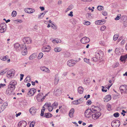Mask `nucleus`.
I'll return each mask as SVG.
<instances>
[{
    "label": "nucleus",
    "mask_w": 127,
    "mask_h": 127,
    "mask_svg": "<svg viewBox=\"0 0 127 127\" xmlns=\"http://www.w3.org/2000/svg\"><path fill=\"white\" fill-rule=\"evenodd\" d=\"M14 87L12 88L10 86H8V88L6 90V93L8 95H14L15 93L14 92Z\"/></svg>",
    "instance_id": "nucleus-1"
},
{
    "label": "nucleus",
    "mask_w": 127,
    "mask_h": 127,
    "mask_svg": "<svg viewBox=\"0 0 127 127\" xmlns=\"http://www.w3.org/2000/svg\"><path fill=\"white\" fill-rule=\"evenodd\" d=\"M6 29V25L5 23H3L0 24V32L3 33L5 32Z\"/></svg>",
    "instance_id": "nucleus-2"
},
{
    "label": "nucleus",
    "mask_w": 127,
    "mask_h": 127,
    "mask_svg": "<svg viewBox=\"0 0 127 127\" xmlns=\"http://www.w3.org/2000/svg\"><path fill=\"white\" fill-rule=\"evenodd\" d=\"M120 125V122L118 120H114L111 123V125L112 127H119Z\"/></svg>",
    "instance_id": "nucleus-3"
},
{
    "label": "nucleus",
    "mask_w": 127,
    "mask_h": 127,
    "mask_svg": "<svg viewBox=\"0 0 127 127\" xmlns=\"http://www.w3.org/2000/svg\"><path fill=\"white\" fill-rule=\"evenodd\" d=\"M14 70L13 69H11L7 71L6 76L9 78H12L14 76Z\"/></svg>",
    "instance_id": "nucleus-4"
},
{
    "label": "nucleus",
    "mask_w": 127,
    "mask_h": 127,
    "mask_svg": "<svg viewBox=\"0 0 127 127\" xmlns=\"http://www.w3.org/2000/svg\"><path fill=\"white\" fill-rule=\"evenodd\" d=\"M92 113L89 109H87L85 112V115L86 117L89 118L92 116Z\"/></svg>",
    "instance_id": "nucleus-5"
},
{
    "label": "nucleus",
    "mask_w": 127,
    "mask_h": 127,
    "mask_svg": "<svg viewBox=\"0 0 127 127\" xmlns=\"http://www.w3.org/2000/svg\"><path fill=\"white\" fill-rule=\"evenodd\" d=\"M103 56V52L101 51H99L96 52L95 53V56L97 58L101 59Z\"/></svg>",
    "instance_id": "nucleus-6"
},
{
    "label": "nucleus",
    "mask_w": 127,
    "mask_h": 127,
    "mask_svg": "<svg viewBox=\"0 0 127 127\" xmlns=\"http://www.w3.org/2000/svg\"><path fill=\"white\" fill-rule=\"evenodd\" d=\"M90 41V39L86 37H84L80 40V41L82 43L84 44H86L89 43Z\"/></svg>",
    "instance_id": "nucleus-7"
},
{
    "label": "nucleus",
    "mask_w": 127,
    "mask_h": 127,
    "mask_svg": "<svg viewBox=\"0 0 127 127\" xmlns=\"http://www.w3.org/2000/svg\"><path fill=\"white\" fill-rule=\"evenodd\" d=\"M93 113L94 114H92V117L93 119L95 120L99 118L101 115V113L99 112H96L95 113Z\"/></svg>",
    "instance_id": "nucleus-8"
},
{
    "label": "nucleus",
    "mask_w": 127,
    "mask_h": 127,
    "mask_svg": "<svg viewBox=\"0 0 127 127\" xmlns=\"http://www.w3.org/2000/svg\"><path fill=\"white\" fill-rule=\"evenodd\" d=\"M36 92V90L34 88L31 89L28 93L27 95L29 96H31L33 95Z\"/></svg>",
    "instance_id": "nucleus-9"
},
{
    "label": "nucleus",
    "mask_w": 127,
    "mask_h": 127,
    "mask_svg": "<svg viewBox=\"0 0 127 127\" xmlns=\"http://www.w3.org/2000/svg\"><path fill=\"white\" fill-rule=\"evenodd\" d=\"M76 63V62L73 60H69L67 62V64L69 66L71 67L75 65Z\"/></svg>",
    "instance_id": "nucleus-10"
},
{
    "label": "nucleus",
    "mask_w": 127,
    "mask_h": 127,
    "mask_svg": "<svg viewBox=\"0 0 127 127\" xmlns=\"http://www.w3.org/2000/svg\"><path fill=\"white\" fill-rule=\"evenodd\" d=\"M61 89L59 88L56 90H55L54 92V94L56 96H58L62 94Z\"/></svg>",
    "instance_id": "nucleus-11"
},
{
    "label": "nucleus",
    "mask_w": 127,
    "mask_h": 127,
    "mask_svg": "<svg viewBox=\"0 0 127 127\" xmlns=\"http://www.w3.org/2000/svg\"><path fill=\"white\" fill-rule=\"evenodd\" d=\"M27 123L25 121H20L18 125V127H25L27 125Z\"/></svg>",
    "instance_id": "nucleus-12"
},
{
    "label": "nucleus",
    "mask_w": 127,
    "mask_h": 127,
    "mask_svg": "<svg viewBox=\"0 0 127 127\" xmlns=\"http://www.w3.org/2000/svg\"><path fill=\"white\" fill-rule=\"evenodd\" d=\"M23 41L24 43H30L32 42V40L29 37H24L23 39Z\"/></svg>",
    "instance_id": "nucleus-13"
},
{
    "label": "nucleus",
    "mask_w": 127,
    "mask_h": 127,
    "mask_svg": "<svg viewBox=\"0 0 127 127\" xmlns=\"http://www.w3.org/2000/svg\"><path fill=\"white\" fill-rule=\"evenodd\" d=\"M17 84L16 81L14 80H13L11 81L10 82L9 85L8 86H10L12 88L14 87V88L15 89V86Z\"/></svg>",
    "instance_id": "nucleus-14"
},
{
    "label": "nucleus",
    "mask_w": 127,
    "mask_h": 127,
    "mask_svg": "<svg viewBox=\"0 0 127 127\" xmlns=\"http://www.w3.org/2000/svg\"><path fill=\"white\" fill-rule=\"evenodd\" d=\"M36 109L34 107H32L29 109L30 112L32 115H34L36 111Z\"/></svg>",
    "instance_id": "nucleus-15"
},
{
    "label": "nucleus",
    "mask_w": 127,
    "mask_h": 127,
    "mask_svg": "<svg viewBox=\"0 0 127 127\" xmlns=\"http://www.w3.org/2000/svg\"><path fill=\"white\" fill-rule=\"evenodd\" d=\"M50 47L49 46L43 47L42 49V51L43 52H48L50 50Z\"/></svg>",
    "instance_id": "nucleus-16"
},
{
    "label": "nucleus",
    "mask_w": 127,
    "mask_h": 127,
    "mask_svg": "<svg viewBox=\"0 0 127 127\" xmlns=\"http://www.w3.org/2000/svg\"><path fill=\"white\" fill-rule=\"evenodd\" d=\"M25 11L29 13H32L34 12L35 10L30 8H27L25 9Z\"/></svg>",
    "instance_id": "nucleus-17"
},
{
    "label": "nucleus",
    "mask_w": 127,
    "mask_h": 127,
    "mask_svg": "<svg viewBox=\"0 0 127 127\" xmlns=\"http://www.w3.org/2000/svg\"><path fill=\"white\" fill-rule=\"evenodd\" d=\"M40 68L41 70L45 72L49 73L50 72V70L47 68L45 67H41Z\"/></svg>",
    "instance_id": "nucleus-18"
},
{
    "label": "nucleus",
    "mask_w": 127,
    "mask_h": 127,
    "mask_svg": "<svg viewBox=\"0 0 127 127\" xmlns=\"http://www.w3.org/2000/svg\"><path fill=\"white\" fill-rule=\"evenodd\" d=\"M96 108L97 107H95V106L93 105L91 107L90 110L93 113H95L96 112H97V111L96 109Z\"/></svg>",
    "instance_id": "nucleus-19"
},
{
    "label": "nucleus",
    "mask_w": 127,
    "mask_h": 127,
    "mask_svg": "<svg viewBox=\"0 0 127 127\" xmlns=\"http://www.w3.org/2000/svg\"><path fill=\"white\" fill-rule=\"evenodd\" d=\"M105 100L104 101L106 102H107L111 100V96L110 95H108L106 96L104 98Z\"/></svg>",
    "instance_id": "nucleus-20"
},
{
    "label": "nucleus",
    "mask_w": 127,
    "mask_h": 127,
    "mask_svg": "<svg viewBox=\"0 0 127 127\" xmlns=\"http://www.w3.org/2000/svg\"><path fill=\"white\" fill-rule=\"evenodd\" d=\"M74 110L73 108H72L70 110L69 115L70 117L72 118L73 117V114L74 113Z\"/></svg>",
    "instance_id": "nucleus-21"
},
{
    "label": "nucleus",
    "mask_w": 127,
    "mask_h": 127,
    "mask_svg": "<svg viewBox=\"0 0 127 127\" xmlns=\"http://www.w3.org/2000/svg\"><path fill=\"white\" fill-rule=\"evenodd\" d=\"M127 58V54L124 55L122 56H121L120 59L121 61H125Z\"/></svg>",
    "instance_id": "nucleus-22"
},
{
    "label": "nucleus",
    "mask_w": 127,
    "mask_h": 127,
    "mask_svg": "<svg viewBox=\"0 0 127 127\" xmlns=\"http://www.w3.org/2000/svg\"><path fill=\"white\" fill-rule=\"evenodd\" d=\"M52 114L50 113H45L44 115V117L46 118H49L52 116Z\"/></svg>",
    "instance_id": "nucleus-23"
},
{
    "label": "nucleus",
    "mask_w": 127,
    "mask_h": 127,
    "mask_svg": "<svg viewBox=\"0 0 127 127\" xmlns=\"http://www.w3.org/2000/svg\"><path fill=\"white\" fill-rule=\"evenodd\" d=\"M84 90L83 88L82 87H79L78 88V92L80 94L83 93Z\"/></svg>",
    "instance_id": "nucleus-24"
},
{
    "label": "nucleus",
    "mask_w": 127,
    "mask_h": 127,
    "mask_svg": "<svg viewBox=\"0 0 127 127\" xmlns=\"http://www.w3.org/2000/svg\"><path fill=\"white\" fill-rule=\"evenodd\" d=\"M90 79L89 78H85L84 79V81L85 82L86 85L88 84L90 82Z\"/></svg>",
    "instance_id": "nucleus-25"
},
{
    "label": "nucleus",
    "mask_w": 127,
    "mask_h": 127,
    "mask_svg": "<svg viewBox=\"0 0 127 127\" xmlns=\"http://www.w3.org/2000/svg\"><path fill=\"white\" fill-rule=\"evenodd\" d=\"M51 105V104L50 102H46L44 105L43 108H48L49 106Z\"/></svg>",
    "instance_id": "nucleus-26"
},
{
    "label": "nucleus",
    "mask_w": 127,
    "mask_h": 127,
    "mask_svg": "<svg viewBox=\"0 0 127 127\" xmlns=\"http://www.w3.org/2000/svg\"><path fill=\"white\" fill-rule=\"evenodd\" d=\"M22 53L23 55H26L27 53V47H25L24 50H22Z\"/></svg>",
    "instance_id": "nucleus-27"
},
{
    "label": "nucleus",
    "mask_w": 127,
    "mask_h": 127,
    "mask_svg": "<svg viewBox=\"0 0 127 127\" xmlns=\"http://www.w3.org/2000/svg\"><path fill=\"white\" fill-rule=\"evenodd\" d=\"M36 56L35 54H33L31 55L29 57V59L30 60H32L34 59Z\"/></svg>",
    "instance_id": "nucleus-28"
},
{
    "label": "nucleus",
    "mask_w": 127,
    "mask_h": 127,
    "mask_svg": "<svg viewBox=\"0 0 127 127\" xmlns=\"http://www.w3.org/2000/svg\"><path fill=\"white\" fill-rule=\"evenodd\" d=\"M92 14L90 13H87L86 15V17L88 19H91L92 18Z\"/></svg>",
    "instance_id": "nucleus-29"
},
{
    "label": "nucleus",
    "mask_w": 127,
    "mask_h": 127,
    "mask_svg": "<svg viewBox=\"0 0 127 127\" xmlns=\"http://www.w3.org/2000/svg\"><path fill=\"white\" fill-rule=\"evenodd\" d=\"M62 50V49L60 47H57L54 48V51L56 52H59Z\"/></svg>",
    "instance_id": "nucleus-30"
},
{
    "label": "nucleus",
    "mask_w": 127,
    "mask_h": 127,
    "mask_svg": "<svg viewBox=\"0 0 127 127\" xmlns=\"http://www.w3.org/2000/svg\"><path fill=\"white\" fill-rule=\"evenodd\" d=\"M52 42L53 43H58L61 42V40L59 39H54L52 41Z\"/></svg>",
    "instance_id": "nucleus-31"
},
{
    "label": "nucleus",
    "mask_w": 127,
    "mask_h": 127,
    "mask_svg": "<svg viewBox=\"0 0 127 127\" xmlns=\"http://www.w3.org/2000/svg\"><path fill=\"white\" fill-rule=\"evenodd\" d=\"M43 94L42 93H39L37 95V100H38L40 99L42 95Z\"/></svg>",
    "instance_id": "nucleus-32"
},
{
    "label": "nucleus",
    "mask_w": 127,
    "mask_h": 127,
    "mask_svg": "<svg viewBox=\"0 0 127 127\" xmlns=\"http://www.w3.org/2000/svg\"><path fill=\"white\" fill-rule=\"evenodd\" d=\"M125 89L124 85H122L121 86L119 87V89L121 91H124V89Z\"/></svg>",
    "instance_id": "nucleus-33"
},
{
    "label": "nucleus",
    "mask_w": 127,
    "mask_h": 127,
    "mask_svg": "<svg viewBox=\"0 0 127 127\" xmlns=\"http://www.w3.org/2000/svg\"><path fill=\"white\" fill-rule=\"evenodd\" d=\"M81 102H78V100H77L73 101L72 103L74 104H78L79 103H80Z\"/></svg>",
    "instance_id": "nucleus-34"
},
{
    "label": "nucleus",
    "mask_w": 127,
    "mask_h": 127,
    "mask_svg": "<svg viewBox=\"0 0 127 127\" xmlns=\"http://www.w3.org/2000/svg\"><path fill=\"white\" fill-rule=\"evenodd\" d=\"M30 78L29 77H27L25 80V82H29L30 81Z\"/></svg>",
    "instance_id": "nucleus-35"
},
{
    "label": "nucleus",
    "mask_w": 127,
    "mask_h": 127,
    "mask_svg": "<svg viewBox=\"0 0 127 127\" xmlns=\"http://www.w3.org/2000/svg\"><path fill=\"white\" fill-rule=\"evenodd\" d=\"M64 57L66 58H68L70 56V55L69 53L67 52H64Z\"/></svg>",
    "instance_id": "nucleus-36"
},
{
    "label": "nucleus",
    "mask_w": 127,
    "mask_h": 127,
    "mask_svg": "<svg viewBox=\"0 0 127 127\" xmlns=\"http://www.w3.org/2000/svg\"><path fill=\"white\" fill-rule=\"evenodd\" d=\"M43 54L42 53H40L39 54L38 56V59H41L43 57Z\"/></svg>",
    "instance_id": "nucleus-37"
},
{
    "label": "nucleus",
    "mask_w": 127,
    "mask_h": 127,
    "mask_svg": "<svg viewBox=\"0 0 127 127\" xmlns=\"http://www.w3.org/2000/svg\"><path fill=\"white\" fill-rule=\"evenodd\" d=\"M20 47L21 49L22 50H24L25 48V47H26V45L25 44H24V45H20Z\"/></svg>",
    "instance_id": "nucleus-38"
},
{
    "label": "nucleus",
    "mask_w": 127,
    "mask_h": 127,
    "mask_svg": "<svg viewBox=\"0 0 127 127\" xmlns=\"http://www.w3.org/2000/svg\"><path fill=\"white\" fill-rule=\"evenodd\" d=\"M107 110L108 111H110L111 110V105L110 104H107Z\"/></svg>",
    "instance_id": "nucleus-39"
},
{
    "label": "nucleus",
    "mask_w": 127,
    "mask_h": 127,
    "mask_svg": "<svg viewBox=\"0 0 127 127\" xmlns=\"http://www.w3.org/2000/svg\"><path fill=\"white\" fill-rule=\"evenodd\" d=\"M17 14V12L16 11H13L12 13V17H15Z\"/></svg>",
    "instance_id": "nucleus-40"
},
{
    "label": "nucleus",
    "mask_w": 127,
    "mask_h": 127,
    "mask_svg": "<svg viewBox=\"0 0 127 127\" xmlns=\"http://www.w3.org/2000/svg\"><path fill=\"white\" fill-rule=\"evenodd\" d=\"M3 106V105H2L0 108V113L6 108V107H4Z\"/></svg>",
    "instance_id": "nucleus-41"
},
{
    "label": "nucleus",
    "mask_w": 127,
    "mask_h": 127,
    "mask_svg": "<svg viewBox=\"0 0 127 127\" xmlns=\"http://www.w3.org/2000/svg\"><path fill=\"white\" fill-rule=\"evenodd\" d=\"M98 59L97 58V57H93L92 59V60L94 62H96L98 61Z\"/></svg>",
    "instance_id": "nucleus-42"
},
{
    "label": "nucleus",
    "mask_w": 127,
    "mask_h": 127,
    "mask_svg": "<svg viewBox=\"0 0 127 127\" xmlns=\"http://www.w3.org/2000/svg\"><path fill=\"white\" fill-rule=\"evenodd\" d=\"M97 8L99 10H101L103 9V7L101 6H98L97 7Z\"/></svg>",
    "instance_id": "nucleus-43"
},
{
    "label": "nucleus",
    "mask_w": 127,
    "mask_h": 127,
    "mask_svg": "<svg viewBox=\"0 0 127 127\" xmlns=\"http://www.w3.org/2000/svg\"><path fill=\"white\" fill-rule=\"evenodd\" d=\"M121 14H118L117 15V17L115 18V19L116 20H119L121 16Z\"/></svg>",
    "instance_id": "nucleus-44"
},
{
    "label": "nucleus",
    "mask_w": 127,
    "mask_h": 127,
    "mask_svg": "<svg viewBox=\"0 0 127 127\" xmlns=\"http://www.w3.org/2000/svg\"><path fill=\"white\" fill-rule=\"evenodd\" d=\"M8 57V56H6L2 58V59H1V60L3 61H5L7 60Z\"/></svg>",
    "instance_id": "nucleus-45"
},
{
    "label": "nucleus",
    "mask_w": 127,
    "mask_h": 127,
    "mask_svg": "<svg viewBox=\"0 0 127 127\" xmlns=\"http://www.w3.org/2000/svg\"><path fill=\"white\" fill-rule=\"evenodd\" d=\"M20 46V44L18 43H15L14 45V46L15 48H17L19 47Z\"/></svg>",
    "instance_id": "nucleus-46"
},
{
    "label": "nucleus",
    "mask_w": 127,
    "mask_h": 127,
    "mask_svg": "<svg viewBox=\"0 0 127 127\" xmlns=\"http://www.w3.org/2000/svg\"><path fill=\"white\" fill-rule=\"evenodd\" d=\"M118 35L117 34L115 35H114L113 37L114 40L115 41L116 40H117V39L118 38Z\"/></svg>",
    "instance_id": "nucleus-47"
},
{
    "label": "nucleus",
    "mask_w": 127,
    "mask_h": 127,
    "mask_svg": "<svg viewBox=\"0 0 127 127\" xmlns=\"http://www.w3.org/2000/svg\"><path fill=\"white\" fill-rule=\"evenodd\" d=\"M48 108L49 111H51L52 110L53 108V106H51V105L49 106Z\"/></svg>",
    "instance_id": "nucleus-48"
},
{
    "label": "nucleus",
    "mask_w": 127,
    "mask_h": 127,
    "mask_svg": "<svg viewBox=\"0 0 127 127\" xmlns=\"http://www.w3.org/2000/svg\"><path fill=\"white\" fill-rule=\"evenodd\" d=\"M45 109H42L41 110V113L40 114V116H44V111Z\"/></svg>",
    "instance_id": "nucleus-49"
},
{
    "label": "nucleus",
    "mask_w": 127,
    "mask_h": 127,
    "mask_svg": "<svg viewBox=\"0 0 127 127\" xmlns=\"http://www.w3.org/2000/svg\"><path fill=\"white\" fill-rule=\"evenodd\" d=\"M119 115V114L117 112L115 113L113 115L115 117H118Z\"/></svg>",
    "instance_id": "nucleus-50"
},
{
    "label": "nucleus",
    "mask_w": 127,
    "mask_h": 127,
    "mask_svg": "<svg viewBox=\"0 0 127 127\" xmlns=\"http://www.w3.org/2000/svg\"><path fill=\"white\" fill-rule=\"evenodd\" d=\"M73 8V6L72 5H70L67 8V10L66 11H68L72 9Z\"/></svg>",
    "instance_id": "nucleus-51"
},
{
    "label": "nucleus",
    "mask_w": 127,
    "mask_h": 127,
    "mask_svg": "<svg viewBox=\"0 0 127 127\" xmlns=\"http://www.w3.org/2000/svg\"><path fill=\"white\" fill-rule=\"evenodd\" d=\"M84 61L86 62V63H90L89 61V59H88L86 58H84Z\"/></svg>",
    "instance_id": "nucleus-52"
},
{
    "label": "nucleus",
    "mask_w": 127,
    "mask_h": 127,
    "mask_svg": "<svg viewBox=\"0 0 127 127\" xmlns=\"http://www.w3.org/2000/svg\"><path fill=\"white\" fill-rule=\"evenodd\" d=\"M58 103L56 102H55L52 104V106L53 107H56L58 106Z\"/></svg>",
    "instance_id": "nucleus-53"
},
{
    "label": "nucleus",
    "mask_w": 127,
    "mask_h": 127,
    "mask_svg": "<svg viewBox=\"0 0 127 127\" xmlns=\"http://www.w3.org/2000/svg\"><path fill=\"white\" fill-rule=\"evenodd\" d=\"M100 21V20L96 21L95 22V24L97 25H101Z\"/></svg>",
    "instance_id": "nucleus-54"
},
{
    "label": "nucleus",
    "mask_w": 127,
    "mask_h": 127,
    "mask_svg": "<svg viewBox=\"0 0 127 127\" xmlns=\"http://www.w3.org/2000/svg\"><path fill=\"white\" fill-rule=\"evenodd\" d=\"M106 27L104 26H103L101 27V31H104L106 29Z\"/></svg>",
    "instance_id": "nucleus-55"
},
{
    "label": "nucleus",
    "mask_w": 127,
    "mask_h": 127,
    "mask_svg": "<svg viewBox=\"0 0 127 127\" xmlns=\"http://www.w3.org/2000/svg\"><path fill=\"white\" fill-rule=\"evenodd\" d=\"M101 21H100L101 23V24H104L105 22V20H100Z\"/></svg>",
    "instance_id": "nucleus-56"
},
{
    "label": "nucleus",
    "mask_w": 127,
    "mask_h": 127,
    "mask_svg": "<svg viewBox=\"0 0 127 127\" xmlns=\"http://www.w3.org/2000/svg\"><path fill=\"white\" fill-rule=\"evenodd\" d=\"M34 123L32 122L30 125V127H34Z\"/></svg>",
    "instance_id": "nucleus-57"
},
{
    "label": "nucleus",
    "mask_w": 127,
    "mask_h": 127,
    "mask_svg": "<svg viewBox=\"0 0 127 127\" xmlns=\"http://www.w3.org/2000/svg\"><path fill=\"white\" fill-rule=\"evenodd\" d=\"M83 98H81L77 99L78 102H81V103L83 101Z\"/></svg>",
    "instance_id": "nucleus-58"
},
{
    "label": "nucleus",
    "mask_w": 127,
    "mask_h": 127,
    "mask_svg": "<svg viewBox=\"0 0 127 127\" xmlns=\"http://www.w3.org/2000/svg\"><path fill=\"white\" fill-rule=\"evenodd\" d=\"M101 87L102 88V92H106L107 91V89H105V90H104V86H102Z\"/></svg>",
    "instance_id": "nucleus-59"
},
{
    "label": "nucleus",
    "mask_w": 127,
    "mask_h": 127,
    "mask_svg": "<svg viewBox=\"0 0 127 127\" xmlns=\"http://www.w3.org/2000/svg\"><path fill=\"white\" fill-rule=\"evenodd\" d=\"M59 81V79L56 78H55L54 80V83L55 84H58Z\"/></svg>",
    "instance_id": "nucleus-60"
},
{
    "label": "nucleus",
    "mask_w": 127,
    "mask_h": 127,
    "mask_svg": "<svg viewBox=\"0 0 127 127\" xmlns=\"http://www.w3.org/2000/svg\"><path fill=\"white\" fill-rule=\"evenodd\" d=\"M92 103L91 101L90 100H88V101H87V105H90Z\"/></svg>",
    "instance_id": "nucleus-61"
},
{
    "label": "nucleus",
    "mask_w": 127,
    "mask_h": 127,
    "mask_svg": "<svg viewBox=\"0 0 127 127\" xmlns=\"http://www.w3.org/2000/svg\"><path fill=\"white\" fill-rule=\"evenodd\" d=\"M90 24L91 23L89 21H87L85 22L84 24L86 25H90Z\"/></svg>",
    "instance_id": "nucleus-62"
},
{
    "label": "nucleus",
    "mask_w": 127,
    "mask_h": 127,
    "mask_svg": "<svg viewBox=\"0 0 127 127\" xmlns=\"http://www.w3.org/2000/svg\"><path fill=\"white\" fill-rule=\"evenodd\" d=\"M119 48H116L115 50V53L116 54H117L118 53L119 51Z\"/></svg>",
    "instance_id": "nucleus-63"
},
{
    "label": "nucleus",
    "mask_w": 127,
    "mask_h": 127,
    "mask_svg": "<svg viewBox=\"0 0 127 127\" xmlns=\"http://www.w3.org/2000/svg\"><path fill=\"white\" fill-rule=\"evenodd\" d=\"M7 105L8 103L7 102H5V103H4L2 105H3V106H4V107H6L7 106Z\"/></svg>",
    "instance_id": "nucleus-64"
}]
</instances>
